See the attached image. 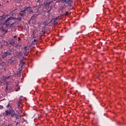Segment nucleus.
Segmentation results:
<instances>
[{
	"instance_id": "obj_16",
	"label": "nucleus",
	"mask_w": 126,
	"mask_h": 126,
	"mask_svg": "<svg viewBox=\"0 0 126 126\" xmlns=\"http://www.w3.org/2000/svg\"><path fill=\"white\" fill-rule=\"evenodd\" d=\"M32 38H34V37H35V35L34 34V33H33V34L32 35Z\"/></svg>"
},
{
	"instance_id": "obj_9",
	"label": "nucleus",
	"mask_w": 126,
	"mask_h": 126,
	"mask_svg": "<svg viewBox=\"0 0 126 126\" xmlns=\"http://www.w3.org/2000/svg\"><path fill=\"white\" fill-rule=\"evenodd\" d=\"M17 103H18V108H21V107L20 106V105H21V101L20 100H18Z\"/></svg>"
},
{
	"instance_id": "obj_11",
	"label": "nucleus",
	"mask_w": 126,
	"mask_h": 126,
	"mask_svg": "<svg viewBox=\"0 0 126 126\" xmlns=\"http://www.w3.org/2000/svg\"><path fill=\"white\" fill-rule=\"evenodd\" d=\"M8 89H10V88L8 87V85H7L6 87V90H8Z\"/></svg>"
},
{
	"instance_id": "obj_17",
	"label": "nucleus",
	"mask_w": 126,
	"mask_h": 126,
	"mask_svg": "<svg viewBox=\"0 0 126 126\" xmlns=\"http://www.w3.org/2000/svg\"><path fill=\"white\" fill-rule=\"evenodd\" d=\"M18 39L19 40V41L21 40V38H20V37H18Z\"/></svg>"
},
{
	"instance_id": "obj_13",
	"label": "nucleus",
	"mask_w": 126,
	"mask_h": 126,
	"mask_svg": "<svg viewBox=\"0 0 126 126\" xmlns=\"http://www.w3.org/2000/svg\"><path fill=\"white\" fill-rule=\"evenodd\" d=\"M2 109H3V106L0 105V110H2Z\"/></svg>"
},
{
	"instance_id": "obj_19",
	"label": "nucleus",
	"mask_w": 126,
	"mask_h": 126,
	"mask_svg": "<svg viewBox=\"0 0 126 126\" xmlns=\"http://www.w3.org/2000/svg\"><path fill=\"white\" fill-rule=\"evenodd\" d=\"M18 125V122H17V123H16V124L15 125V126H17Z\"/></svg>"
},
{
	"instance_id": "obj_20",
	"label": "nucleus",
	"mask_w": 126,
	"mask_h": 126,
	"mask_svg": "<svg viewBox=\"0 0 126 126\" xmlns=\"http://www.w3.org/2000/svg\"><path fill=\"white\" fill-rule=\"evenodd\" d=\"M34 42H37V40L34 39Z\"/></svg>"
},
{
	"instance_id": "obj_2",
	"label": "nucleus",
	"mask_w": 126,
	"mask_h": 126,
	"mask_svg": "<svg viewBox=\"0 0 126 126\" xmlns=\"http://www.w3.org/2000/svg\"><path fill=\"white\" fill-rule=\"evenodd\" d=\"M39 9L37 6H29L25 8V11H27L29 13H37L39 12Z\"/></svg>"
},
{
	"instance_id": "obj_14",
	"label": "nucleus",
	"mask_w": 126,
	"mask_h": 126,
	"mask_svg": "<svg viewBox=\"0 0 126 126\" xmlns=\"http://www.w3.org/2000/svg\"><path fill=\"white\" fill-rule=\"evenodd\" d=\"M63 2H66V3H68V2L66 1V0H62Z\"/></svg>"
},
{
	"instance_id": "obj_18",
	"label": "nucleus",
	"mask_w": 126,
	"mask_h": 126,
	"mask_svg": "<svg viewBox=\"0 0 126 126\" xmlns=\"http://www.w3.org/2000/svg\"><path fill=\"white\" fill-rule=\"evenodd\" d=\"M14 38H17V36L16 35L14 36Z\"/></svg>"
},
{
	"instance_id": "obj_21",
	"label": "nucleus",
	"mask_w": 126,
	"mask_h": 126,
	"mask_svg": "<svg viewBox=\"0 0 126 126\" xmlns=\"http://www.w3.org/2000/svg\"><path fill=\"white\" fill-rule=\"evenodd\" d=\"M23 63V61H21L20 62V63Z\"/></svg>"
},
{
	"instance_id": "obj_5",
	"label": "nucleus",
	"mask_w": 126,
	"mask_h": 126,
	"mask_svg": "<svg viewBox=\"0 0 126 126\" xmlns=\"http://www.w3.org/2000/svg\"><path fill=\"white\" fill-rule=\"evenodd\" d=\"M25 14H26V12H25V10H24L23 11H21L19 13V15H20V16H22V17H23L24 16V15H25Z\"/></svg>"
},
{
	"instance_id": "obj_3",
	"label": "nucleus",
	"mask_w": 126,
	"mask_h": 126,
	"mask_svg": "<svg viewBox=\"0 0 126 126\" xmlns=\"http://www.w3.org/2000/svg\"><path fill=\"white\" fill-rule=\"evenodd\" d=\"M14 19H15V20H17L18 21H21V20H22V18H21V17L20 16H18L17 18L10 17L7 19V20L5 22V23L6 24H7V23H8V22H9L10 20H14Z\"/></svg>"
},
{
	"instance_id": "obj_6",
	"label": "nucleus",
	"mask_w": 126,
	"mask_h": 126,
	"mask_svg": "<svg viewBox=\"0 0 126 126\" xmlns=\"http://www.w3.org/2000/svg\"><path fill=\"white\" fill-rule=\"evenodd\" d=\"M10 52H9V51H6L4 52L3 57L4 58H5L6 57H7V56H10Z\"/></svg>"
},
{
	"instance_id": "obj_22",
	"label": "nucleus",
	"mask_w": 126,
	"mask_h": 126,
	"mask_svg": "<svg viewBox=\"0 0 126 126\" xmlns=\"http://www.w3.org/2000/svg\"><path fill=\"white\" fill-rule=\"evenodd\" d=\"M6 32H7L6 31Z\"/></svg>"
},
{
	"instance_id": "obj_8",
	"label": "nucleus",
	"mask_w": 126,
	"mask_h": 126,
	"mask_svg": "<svg viewBox=\"0 0 126 126\" xmlns=\"http://www.w3.org/2000/svg\"><path fill=\"white\" fill-rule=\"evenodd\" d=\"M5 15L0 16V20H5Z\"/></svg>"
},
{
	"instance_id": "obj_15",
	"label": "nucleus",
	"mask_w": 126,
	"mask_h": 126,
	"mask_svg": "<svg viewBox=\"0 0 126 126\" xmlns=\"http://www.w3.org/2000/svg\"><path fill=\"white\" fill-rule=\"evenodd\" d=\"M20 118V116H17L16 117V120H17L18 119H19Z\"/></svg>"
},
{
	"instance_id": "obj_12",
	"label": "nucleus",
	"mask_w": 126,
	"mask_h": 126,
	"mask_svg": "<svg viewBox=\"0 0 126 126\" xmlns=\"http://www.w3.org/2000/svg\"><path fill=\"white\" fill-rule=\"evenodd\" d=\"M68 15V12L66 11L65 13V16H67Z\"/></svg>"
},
{
	"instance_id": "obj_4",
	"label": "nucleus",
	"mask_w": 126,
	"mask_h": 126,
	"mask_svg": "<svg viewBox=\"0 0 126 126\" xmlns=\"http://www.w3.org/2000/svg\"><path fill=\"white\" fill-rule=\"evenodd\" d=\"M24 52V55L27 56L28 55V47H25L23 48Z\"/></svg>"
},
{
	"instance_id": "obj_7",
	"label": "nucleus",
	"mask_w": 126,
	"mask_h": 126,
	"mask_svg": "<svg viewBox=\"0 0 126 126\" xmlns=\"http://www.w3.org/2000/svg\"><path fill=\"white\" fill-rule=\"evenodd\" d=\"M9 43H10V45H11L12 46H13V45H14V44H15V42H14V39H12L11 40V41H9Z\"/></svg>"
},
{
	"instance_id": "obj_1",
	"label": "nucleus",
	"mask_w": 126,
	"mask_h": 126,
	"mask_svg": "<svg viewBox=\"0 0 126 126\" xmlns=\"http://www.w3.org/2000/svg\"><path fill=\"white\" fill-rule=\"evenodd\" d=\"M6 107L8 109L6 110L5 112L3 113L4 117H7L11 115L12 118H14V116H16V114H15V111L11 107L10 103H9Z\"/></svg>"
},
{
	"instance_id": "obj_10",
	"label": "nucleus",
	"mask_w": 126,
	"mask_h": 126,
	"mask_svg": "<svg viewBox=\"0 0 126 126\" xmlns=\"http://www.w3.org/2000/svg\"><path fill=\"white\" fill-rule=\"evenodd\" d=\"M36 18H37V15L34 14L32 17L31 19H32V20H35Z\"/></svg>"
}]
</instances>
